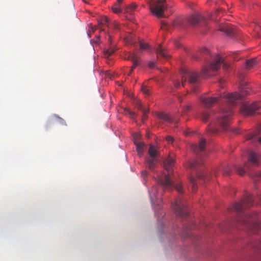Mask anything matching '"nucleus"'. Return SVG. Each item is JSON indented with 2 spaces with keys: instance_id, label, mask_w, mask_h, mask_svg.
<instances>
[{
  "instance_id": "7ed1b4c3",
  "label": "nucleus",
  "mask_w": 261,
  "mask_h": 261,
  "mask_svg": "<svg viewBox=\"0 0 261 261\" xmlns=\"http://www.w3.org/2000/svg\"><path fill=\"white\" fill-rule=\"evenodd\" d=\"M240 88L242 94H239L237 92H234L230 94H226L224 96L226 100L230 105H234L235 101L237 100L241 99L243 96L249 94L250 92V88L248 84L245 81H241L240 83Z\"/></svg>"
},
{
  "instance_id": "5fc2aeb1",
  "label": "nucleus",
  "mask_w": 261,
  "mask_h": 261,
  "mask_svg": "<svg viewBox=\"0 0 261 261\" xmlns=\"http://www.w3.org/2000/svg\"><path fill=\"white\" fill-rule=\"evenodd\" d=\"M224 82V80H222V79H221L220 81H219V83H220V85H222L223 83Z\"/></svg>"
},
{
  "instance_id": "a19ab883",
  "label": "nucleus",
  "mask_w": 261,
  "mask_h": 261,
  "mask_svg": "<svg viewBox=\"0 0 261 261\" xmlns=\"http://www.w3.org/2000/svg\"><path fill=\"white\" fill-rule=\"evenodd\" d=\"M161 29L164 30L169 31L168 25L165 22H161Z\"/></svg>"
},
{
  "instance_id": "0eeeda50",
  "label": "nucleus",
  "mask_w": 261,
  "mask_h": 261,
  "mask_svg": "<svg viewBox=\"0 0 261 261\" xmlns=\"http://www.w3.org/2000/svg\"><path fill=\"white\" fill-rule=\"evenodd\" d=\"M181 83L182 86L188 80L191 84H196L198 82V75L196 72L191 71L188 68H183L181 70Z\"/></svg>"
},
{
  "instance_id": "4d7b16f0",
  "label": "nucleus",
  "mask_w": 261,
  "mask_h": 261,
  "mask_svg": "<svg viewBox=\"0 0 261 261\" xmlns=\"http://www.w3.org/2000/svg\"><path fill=\"white\" fill-rule=\"evenodd\" d=\"M161 202L160 201H159V202H158V203H157V204H158V205H159V208H160V207L161 206L160 205V203H161Z\"/></svg>"
},
{
  "instance_id": "f257e3e1",
  "label": "nucleus",
  "mask_w": 261,
  "mask_h": 261,
  "mask_svg": "<svg viewBox=\"0 0 261 261\" xmlns=\"http://www.w3.org/2000/svg\"><path fill=\"white\" fill-rule=\"evenodd\" d=\"M232 115V111L230 108L222 109L216 116L217 120L211 124L208 128L210 133L212 134L217 133L219 130L217 126L224 130L228 129Z\"/></svg>"
},
{
  "instance_id": "6e6d98bb",
  "label": "nucleus",
  "mask_w": 261,
  "mask_h": 261,
  "mask_svg": "<svg viewBox=\"0 0 261 261\" xmlns=\"http://www.w3.org/2000/svg\"><path fill=\"white\" fill-rule=\"evenodd\" d=\"M123 0H117V3L120 5L123 2Z\"/></svg>"
},
{
  "instance_id": "5701e85b",
  "label": "nucleus",
  "mask_w": 261,
  "mask_h": 261,
  "mask_svg": "<svg viewBox=\"0 0 261 261\" xmlns=\"http://www.w3.org/2000/svg\"><path fill=\"white\" fill-rule=\"evenodd\" d=\"M234 168L237 172V173L240 175H243L246 173V169L248 168V164H246L243 166H234Z\"/></svg>"
},
{
  "instance_id": "a211bd4d",
  "label": "nucleus",
  "mask_w": 261,
  "mask_h": 261,
  "mask_svg": "<svg viewBox=\"0 0 261 261\" xmlns=\"http://www.w3.org/2000/svg\"><path fill=\"white\" fill-rule=\"evenodd\" d=\"M219 31L220 32H223L227 35L229 36H231L233 34V29L228 24L220 25Z\"/></svg>"
},
{
  "instance_id": "f03ea898",
  "label": "nucleus",
  "mask_w": 261,
  "mask_h": 261,
  "mask_svg": "<svg viewBox=\"0 0 261 261\" xmlns=\"http://www.w3.org/2000/svg\"><path fill=\"white\" fill-rule=\"evenodd\" d=\"M175 160L174 154H170L167 159L164 161V167L167 171L168 174H164L159 177L158 184L162 187L164 191L172 189L174 186L170 177L171 170L174 166Z\"/></svg>"
},
{
  "instance_id": "f704fd0d",
  "label": "nucleus",
  "mask_w": 261,
  "mask_h": 261,
  "mask_svg": "<svg viewBox=\"0 0 261 261\" xmlns=\"http://www.w3.org/2000/svg\"><path fill=\"white\" fill-rule=\"evenodd\" d=\"M141 91L146 96L149 95L150 93L149 89L145 86H142Z\"/></svg>"
},
{
  "instance_id": "ddd939ff",
  "label": "nucleus",
  "mask_w": 261,
  "mask_h": 261,
  "mask_svg": "<svg viewBox=\"0 0 261 261\" xmlns=\"http://www.w3.org/2000/svg\"><path fill=\"white\" fill-rule=\"evenodd\" d=\"M206 145V140L201 139L198 144H195L192 146V148L196 154H199L200 156L204 154L205 147Z\"/></svg>"
},
{
  "instance_id": "58836bf2",
  "label": "nucleus",
  "mask_w": 261,
  "mask_h": 261,
  "mask_svg": "<svg viewBox=\"0 0 261 261\" xmlns=\"http://www.w3.org/2000/svg\"><path fill=\"white\" fill-rule=\"evenodd\" d=\"M175 188L178 193H182V186L180 184H176L175 186Z\"/></svg>"
},
{
  "instance_id": "79ce46f5",
  "label": "nucleus",
  "mask_w": 261,
  "mask_h": 261,
  "mask_svg": "<svg viewBox=\"0 0 261 261\" xmlns=\"http://www.w3.org/2000/svg\"><path fill=\"white\" fill-rule=\"evenodd\" d=\"M198 178L199 179H202L205 180L206 179H207L208 178V177L204 173H201L199 174Z\"/></svg>"
},
{
  "instance_id": "473e14b6",
  "label": "nucleus",
  "mask_w": 261,
  "mask_h": 261,
  "mask_svg": "<svg viewBox=\"0 0 261 261\" xmlns=\"http://www.w3.org/2000/svg\"><path fill=\"white\" fill-rule=\"evenodd\" d=\"M248 218L246 217L245 218H243L242 220H239L241 223L246 225L248 227H251L252 224L251 222L249 220H247L246 219Z\"/></svg>"
},
{
  "instance_id": "13d9d810",
  "label": "nucleus",
  "mask_w": 261,
  "mask_h": 261,
  "mask_svg": "<svg viewBox=\"0 0 261 261\" xmlns=\"http://www.w3.org/2000/svg\"><path fill=\"white\" fill-rule=\"evenodd\" d=\"M111 39V36H109V41H110Z\"/></svg>"
},
{
  "instance_id": "c85d7f7f",
  "label": "nucleus",
  "mask_w": 261,
  "mask_h": 261,
  "mask_svg": "<svg viewBox=\"0 0 261 261\" xmlns=\"http://www.w3.org/2000/svg\"><path fill=\"white\" fill-rule=\"evenodd\" d=\"M137 5L135 3H132L131 5L126 7L125 11L127 13H131L135 10Z\"/></svg>"
},
{
  "instance_id": "393cba45",
  "label": "nucleus",
  "mask_w": 261,
  "mask_h": 261,
  "mask_svg": "<svg viewBox=\"0 0 261 261\" xmlns=\"http://www.w3.org/2000/svg\"><path fill=\"white\" fill-rule=\"evenodd\" d=\"M158 117L166 122H171L172 121V119L170 118V116L167 114L164 113H160L158 114Z\"/></svg>"
},
{
  "instance_id": "9b49d317",
  "label": "nucleus",
  "mask_w": 261,
  "mask_h": 261,
  "mask_svg": "<svg viewBox=\"0 0 261 261\" xmlns=\"http://www.w3.org/2000/svg\"><path fill=\"white\" fill-rule=\"evenodd\" d=\"M260 107V103L254 102L251 105L243 104L241 107V112L245 115H249L253 114Z\"/></svg>"
},
{
  "instance_id": "dca6fc26",
  "label": "nucleus",
  "mask_w": 261,
  "mask_h": 261,
  "mask_svg": "<svg viewBox=\"0 0 261 261\" xmlns=\"http://www.w3.org/2000/svg\"><path fill=\"white\" fill-rule=\"evenodd\" d=\"M128 60L132 62L133 65L132 67H133V69H135L140 64V58L134 53H131L128 55Z\"/></svg>"
},
{
  "instance_id": "20e7f679",
  "label": "nucleus",
  "mask_w": 261,
  "mask_h": 261,
  "mask_svg": "<svg viewBox=\"0 0 261 261\" xmlns=\"http://www.w3.org/2000/svg\"><path fill=\"white\" fill-rule=\"evenodd\" d=\"M223 65L224 68L228 67L229 65L224 62L223 59L219 56H217L216 60L211 62L208 67H204L202 69L203 73L206 76L212 75V72L217 71L220 68L221 65Z\"/></svg>"
},
{
  "instance_id": "de8ad7c7",
  "label": "nucleus",
  "mask_w": 261,
  "mask_h": 261,
  "mask_svg": "<svg viewBox=\"0 0 261 261\" xmlns=\"http://www.w3.org/2000/svg\"><path fill=\"white\" fill-rule=\"evenodd\" d=\"M112 7L121 8L120 5L117 3H116Z\"/></svg>"
},
{
  "instance_id": "72a5a7b5",
  "label": "nucleus",
  "mask_w": 261,
  "mask_h": 261,
  "mask_svg": "<svg viewBox=\"0 0 261 261\" xmlns=\"http://www.w3.org/2000/svg\"><path fill=\"white\" fill-rule=\"evenodd\" d=\"M115 51V49L113 47H110V48L108 49L106 51V56L108 57L111 56Z\"/></svg>"
},
{
  "instance_id": "bf43d9fd",
  "label": "nucleus",
  "mask_w": 261,
  "mask_h": 261,
  "mask_svg": "<svg viewBox=\"0 0 261 261\" xmlns=\"http://www.w3.org/2000/svg\"><path fill=\"white\" fill-rule=\"evenodd\" d=\"M186 228H187V229H188V227H186ZM191 228H192V226H189V227H188V229H191Z\"/></svg>"
},
{
  "instance_id": "412c9836",
  "label": "nucleus",
  "mask_w": 261,
  "mask_h": 261,
  "mask_svg": "<svg viewBox=\"0 0 261 261\" xmlns=\"http://www.w3.org/2000/svg\"><path fill=\"white\" fill-rule=\"evenodd\" d=\"M186 26L185 21L181 18L176 19L172 23V27L174 28L181 29L185 28Z\"/></svg>"
},
{
  "instance_id": "4be33fe9",
  "label": "nucleus",
  "mask_w": 261,
  "mask_h": 261,
  "mask_svg": "<svg viewBox=\"0 0 261 261\" xmlns=\"http://www.w3.org/2000/svg\"><path fill=\"white\" fill-rule=\"evenodd\" d=\"M150 194V198H151V202L155 204V201H154L156 199L158 198V196L160 194L159 193V191L157 189L156 187H152Z\"/></svg>"
},
{
  "instance_id": "e433bc0d",
  "label": "nucleus",
  "mask_w": 261,
  "mask_h": 261,
  "mask_svg": "<svg viewBox=\"0 0 261 261\" xmlns=\"http://www.w3.org/2000/svg\"><path fill=\"white\" fill-rule=\"evenodd\" d=\"M101 23L108 27V24H110V21L108 17L105 16L102 18Z\"/></svg>"
},
{
  "instance_id": "7c9ffc66",
  "label": "nucleus",
  "mask_w": 261,
  "mask_h": 261,
  "mask_svg": "<svg viewBox=\"0 0 261 261\" xmlns=\"http://www.w3.org/2000/svg\"><path fill=\"white\" fill-rule=\"evenodd\" d=\"M108 28L109 29L113 28L115 30L119 29V24L117 22L114 21L113 22H110V24H108Z\"/></svg>"
},
{
  "instance_id": "09e8293b",
  "label": "nucleus",
  "mask_w": 261,
  "mask_h": 261,
  "mask_svg": "<svg viewBox=\"0 0 261 261\" xmlns=\"http://www.w3.org/2000/svg\"><path fill=\"white\" fill-rule=\"evenodd\" d=\"M174 85L176 88H178L180 86V82L179 81H176Z\"/></svg>"
},
{
  "instance_id": "37998d69",
  "label": "nucleus",
  "mask_w": 261,
  "mask_h": 261,
  "mask_svg": "<svg viewBox=\"0 0 261 261\" xmlns=\"http://www.w3.org/2000/svg\"><path fill=\"white\" fill-rule=\"evenodd\" d=\"M112 11L116 14H119L122 12V8L112 7Z\"/></svg>"
},
{
  "instance_id": "c9c22d12",
  "label": "nucleus",
  "mask_w": 261,
  "mask_h": 261,
  "mask_svg": "<svg viewBox=\"0 0 261 261\" xmlns=\"http://www.w3.org/2000/svg\"><path fill=\"white\" fill-rule=\"evenodd\" d=\"M222 172L224 175H229L231 172V169L228 166L224 167L222 169Z\"/></svg>"
},
{
  "instance_id": "2f4dec72",
  "label": "nucleus",
  "mask_w": 261,
  "mask_h": 261,
  "mask_svg": "<svg viewBox=\"0 0 261 261\" xmlns=\"http://www.w3.org/2000/svg\"><path fill=\"white\" fill-rule=\"evenodd\" d=\"M200 165V163L195 160H193L191 161L189 164V167L191 169H195L198 166Z\"/></svg>"
},
{
  "instance_id": "6ab92c4d",
  "label": "nucleus",
  "mask_w": 261,
  "mask_h": 261,
  "mask_svg": "<svg viewBox=\"0 0 261 261\" xmlns=\"http://www.w3.org/2000/svg\"><path fill=\"white\" fill-rule=\"evenodd\" d=\"M259 155L253 151L249 153L248 161L252 165H258Z\"/></svg>"
},
{
  "instance_id": "f3484780",
  "label": "nucleus",
  "mask_w": 261,
  "mask_h": 261,
  "mask_svg": "<svg viewBox=\"0 0 261 261\" xmlns=\"http://www.w3.org/2000/svg\"><path fill=\"white\" fill-rule=\"evenodd\" d=\"M210 52L206 48H201L198 53L193 56V58L196 60H200L202 58H205V55H210Z\"/></svg>"
},
{
  "instance_id": "4468645a",
  "label": "nucleus",
  "mask_w": 261,
  "mask_h": 261,
  "mask_svg": "<svg viewBox=\"0 0 261 261\" xmlns=\"http://www.w3.org/2000/svg\"><path fill=\"white\" fill-rule=\"evenodd\" d=\"M247 139L252 140L253 142L258 141L261 144V125H259L254 132L248 135Z\"/></svg>"
},
{
  "instance_id": "39448f33",
  "label": "nucleus",
  "mask_w": 261,
  "mask_h": 261,
  "mask_svg": "<svg viewBox=\"0 0 261 261\" xmlns=\"http://www.w3.org/2000/svg\"><path fill=\"white\" fill-rule=\"evenodd\" d=\"M172 207L178 217L185 219L186 221H189L188 220L189 211L184 200L180 198L177 199L172 204Z\"/></svg>"
},
{
  "instance_id": "bb28decb",
  "label": "nucleus",
  "mask_w": 261,
  "mask_h": 261,
  "mask_svg": "<svg viewBox=\"0 0 261 261\" xmlns=\"http://www.w3.org/2000/svg\"><path fill=\"white\" fill-rule=\"evenodd\" d=\"M212 116V113H208L206 112H203L201 114V119L202 121L205 122L208 121V120L211 118Z\"/></svg>"
},
{
  "instance_id": "a878e982",
  "label": "nucleus",
  "mask_w": 261,
  "mask_h": 261,
  "mask_svg": "<svg viewBox=\"0 0 261 261\" xmlns=\"http://www.w3.org/2000/svg\"><path fill=\"white\" fill-rule=\"evenodd\" d=\"M256 61L255 59H250L246 61V68L247 69H250L253 67L256 64Z\"/></svg>"
},
{
  "instance_id": "9d476101",
  "label": "nucleus",
  "mask_w": 261,
  "mask_h": 261,
  "mask_svg": "<svg viewBox=\"0 0 261 261\" xmlns=\"http://www.w3.org/2000/svg\"><path fill=\"white\" fill-rule=\"evenodd\" d=\"M187 21L193 27L202 26L205 24L204 18L198 13H194L190 16Z\"/></svg>"
},
{
  "instance_id": "3c124183",
  "label": "nucleus",
  "mask_w": 261,
  "mask_h": 261,
  "mask_svg": "<svg viewBox=\"0 0 261 261\" xmlns=\"http://www.w3.org/2000/svg\"><path fill=\"white\" fill-rule=\"evenodd\" d=\"M134 69H133V67H131V69L130 70V71H129L128 73V75H129L131 74V73L133 72V70H134Z\"/></svg>"
},
{
  "instance_id": "2eb2a0df",
  "label": "nucleus",
  "mask_w": 261,
  "mask_h": 261,
  "mask_svg": "<svg viewBox=\"0 0 261 261\" xmlns=\"http://www.w3.org/2000/svg\"><path fill=\"white\" fill-rule=\"evenodd\" d=\"M156 54L158 58L162 57L165 59H168L170 57V55L164 48L162 47L161 44L159 45V46L156 48Z\"/></svg>"
},
{
  "instance_id": "b1692460",
  "label": "nucleus",
  "mask_w": 261,
  "mask_h": 261,
  "mask_svg": "<svg viewBox=\"0 0 261 261\" xmlns=\"http://www.w3.org/2000/svg\"><path fill=\"white\" fill-rule=\"evenodd\" d=\"M136 145V149L139 156L142 155L143 153V148L144 143L143 142H135Z\"/></svg>"
},
{
  "instance_id": "49530a36",
  "label": "nucleus",
  "mask_w": 261,
  "mask_h": 261,
  "mask_svg": "<svg viewBox=\"0 0 261 261\" xmlns=\"http://www.w3.org/2000/svg\"><path fill=\"white\" fill-rule=\"evenodd\" d=\"M155 64V62H150L148 64V66L150 68H152L154 66Z\"/></svg>"
},
{
  "instance_id": "c03bdc74",
  "label": "nucleus",
  "mask_w": 261,
  "mask_h": 261,
  "mask_svg": "<svg viewBox=\"0 0 261 261\" xmlns=\"http://www.w3.org/2000/svg\"><path fill=\"white\" fill-rule=\"evenodd\" d=\"M166 140L168 142V143H172L174 141L173 138L170 136H167Z\"/></svg>"
},
{
  "instance_id": "603ef678",
  "label": "nucleus",
  "mask_w": 261,
  "mask_h": 261,
  "mask_svg": "<svg viewBox=\"0 0 261 261\" xmlns=\"http://www.w3.org/2000/svg\"><path fill=\"white\" fill-rule=\"evenodd\" d=\"M59 118V119L61 120V122L63 124H64L66 125L65 121L63 119H62V118Z\"/></svg>"
},
{
  "instance_id": "864d4df0",
  "label": "nucleus",
  "mask_w": 261,
  "mask_h": 261,
  "mask_svg": "<svg viewBox=\"0 0 261 261\" xmlns=\"http://www.w3.org/2000/svg\"><path fill=\"white\" fill-rule=\"evenodd\" d=\"M91 30H92V31L93 32H94L96 30V27H91Z\"/></svg>"
},
{
  "instance_id": "6e6552de",
  "label": "nucleus",
  "mask_w": 261,
  "mask_h": 261,
  "mask_svg": "<svg viewBox=\"0 0 261 261\" xmlns=\"http://www.w3.org/2000/svg\"><path fill=\"white\" fill-rule=\"evenodd\" d=\"M148 154L149 156L146 159V166L150 170H154L158 162L157 156L159 153L153 146L150 145L148 150Z\"/></svg>"
},
{
  "instance_id": "f8f14e48",
  "label": "nucleus",
  "mask_w": 261,
  "mask_h": 261,
  "mask_svg": "<svg viewBox=\"0 0 261 261\" xmlns=\"http://www.w3.org/2000/svg\"><path fill=\"white\" fill-rule=\"evenodd\" d=\"M222 97L221 95H219L218 96L205 97L201 96L199 100L202 105L206 108L212 107Z\"/></svg>"
},
{
  "instance_id": "423d86ee",
  "label": "nucleus",
  "mask_w": 261,
  "mask_h": 261,
  "mask_svg": "<svg viewBox=\"0 0 261 261\" xmlns=\"http://www.w3.org/2000/svg\"><path fill=\"white\" fill-rule=\"evenodd\" d=\"M148 3L152 14L159 17L164 16V11L167 7L166 0H156L155 2L149 0Z\"/></svg>"
},
{
  "instance_id": "ea45409f",
  "label": "nucleus",
  "mask_w": 261,
  "mask_h": 261,
  "mask_svg": "<svg viewBox=\"0 0 261 261\" xmlns=\"http://www.w3.org/2000/svg\"><path fill=\"white\" fill-rule=\"evenodd\" d=\"M192 108V106L191 105H188L184 107L183 108V111H184V113L186 114L187 112H188L189 111H190L191 110Z\"/></svg>"
},
{
  "instance_id": "aec40b11",
  "label": "nucleus",
  "mask_w": 261,
  "mask_h": 261,
  "mask_svg": "<svg viewBox=\"0 0 261 261\" xmlns=\"http://www.w3.org/2000/svg\"><path fill=\"white\" fill-rule=\"evenodd\" d=\"M134 105L139 110L141 111L143 113L144 119H146V115L149 112L148 110L144 108L141 101L138 99L134 100Z\"/></svg>"
},
{
  "instance_id": "c756f323",
  "label": "nucleus",
  "mask_w": 261,
  "mask_h": 261,
  "mask_svg": "<svg viewBox=\"0 0 261 261\" xmlns=\"http://www.w3.org/2000/svg\"><path fill=\"white\" fill-rule=\"evenodd\" d=\"M190 182L192 185V189L193 192H195L197 189V185L196 183V179L194 176H190Z\"/></svg>"
},
{
  "instance_id": "a18cd8bd",
  "label": "nucleus",
  "mask_w": 261,
  "mask_h": 261,
  "mask_svg": "<svg viewBox=\"0 0 261 261\" xmlns=\"http://www.w3.org/2000/svg\"><path fill=\"white\" fill-rule=\"evenodd\" d=\"M141 174H142V176L144 178V179L145 180V177L146 176V175L147 174V172L146 171H142Z\"/></svg>"
},
{
  "instance_id": "1a4fd4ad",
  "label": "nucleus",
  "mask_w": 261,
  "mask_h": 261,
  "mask_svg": "<svg viewBox=\"0 0 261 261\" xmlns=\"http://www.w3.org/2000/svg\"><path fill=\"white\" fill-rule=\"evenodd\" d=\"M253 200L251 195H248L240 202L235 203L231 208V210L239 213H243L244 211L253 205Z\"/></svg>"
},
{
  "instance_id": "4c0bfd02",
  "label": "nucleus",
  "mask_w": 261,
  "mask_h": 261,
  "mask_svg": "<svg viewBox=\"0 0 261 261\" xmlns=\"http://www.w3.org/2000/svg\"><path fill=\"white\" fill-rule=\"evenodd\" d=\"M139 45L140 48L142 49H145L149 47V45L147 43L142 41H139Z\"/></svg>"
},
{
  "instance_id": "8fccbe9b",
  "label": "nucleus",
  "mask_w": 261,
  "mask_h": 261,
  "mask_svg": "<svg viewBox=\"0 0 261 261\" xmlns=\"http://www.w3.org/2000/svg\"><path fill=\"white\" fill-rule=\"evenodd\" d=\"M127 111L128 112V113H129V114L130 115V116L132 117H133L135 115V113L134 112H132L129 110H127Z\"/></svg>"
},
{
  "instance_id": "cd10ccee",
  "label": "nucleus",
  "mask_w": 261,
  "mask_h": 261,
  "mask_svg": "<svg viewBox=\"0 0 261 261\" xmlns=\"http://www.w3.org/2000/svg\"><path fill=\"white\" fill-rule=\"evenodd\" d=\"M254 30L258 37H261V25L257 22L254 23Z\"/></svg>"
}]
</instances>
